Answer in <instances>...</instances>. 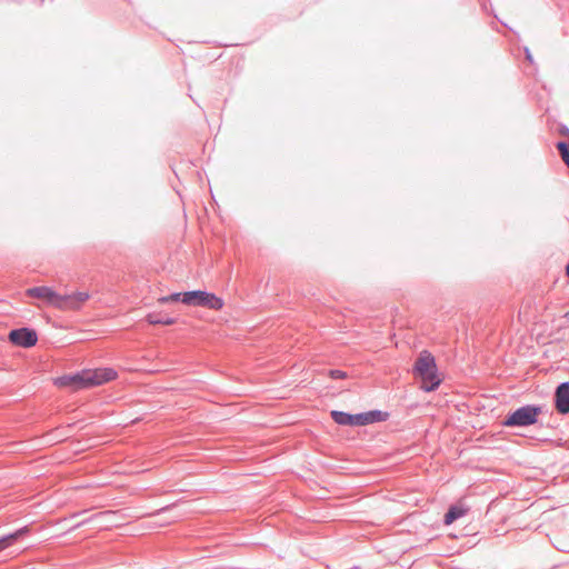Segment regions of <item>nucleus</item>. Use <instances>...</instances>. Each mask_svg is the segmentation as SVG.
<instances>
[{"mask_svg":"<svg viewBox=\"0 0 569 569\" xmlns=\"http://www.w3.org/2000/svg\"><path fill=\"white\" fill-rule=\"evenodd\" d=\"M118 377L112 368L83 369L73 373L63 375L54 379V386L70 388L72 391L89 389L110 382Z\"/></svg>","mask_w":569,"mask_h":569,"instance_id":"nucleus-1","label":"nucleus"},{"mask_svg":"<svg viewBox=\"0 0 569 569\" xmlns=\"http://www.w3.org/2000/svg\"><path fill=\"white\" fill-rule=\"evenodd\" d=\"M413 376L421 380L420 389L432 392L439 388L442 379L439 377L435 356L428 350L420 352L412 368Z\"/></svg>","mask_w":569,"mask_h":569,"instance_id":"nucleus-2","label":"nucleus"},{"mask_svg":"<svg viewBox=\"0 0 569 569\" xmlns=\"http://www.w3.org/2000/svg\"><path fill=\"white\" fill-rule=\"evenodd\" d=\"M542 405H525L509 411L501 421L505 428H528L539 422V416L543 412Z\"/></svg>","mask_w":569,"mask_h":569,"instance_id":"nucleus-3","label":"nucleus"},{"mask_svg":"<svg viewBox=\"0 0 569 569\" xmlns=\"http://www.w3.org/2000/svg\"><path fill=\"white\" fill-rule=\"evenodd\" d=\"M181 303L190 307H203L211 310H220L223 307V300L213 292L206 290H191L181 292Z\"/></svg>","mask_w":569,"mask_h":569,"instance_id":"nucleus-4","label":"nucleus"},{"mask_svg":"<svg viewBox=\"0 0 569 569\" xmlns=\"http://www.w3.org/2000/svg\"><path fill=\"white\" fill-rule=\"evenodd\" d=\"M8 339L17 347L31 348L38 342V333L32 328L21 327L10 330Z\"/></svg>","mask_w":569,"mask_h":569,"instance_id":"nucleus-5","label":"nucleus"},{"mask_svg":"<svg viewBox=\"0 0 569 569\" xmlns=\"http://www.w3.org/2000/svg\"><path fill=\"white\" fill-rule=\"evenodd\" d=\"M26 295L29 298L41 299L56 308H61V295L56 292L50 287H47V286L32 287V288L27 289Z\"/></svg>","mask_w":569,"mask_h":569,"instance_id":"nucleus-6","label":"nucleus"},{"mask_svg":"<svg viewBox=\"0 0 569 569\" xmlns=\"http://www.w3.org/2000/svg\"><path fill=\"white\" fill-rule=\"evenodd\" d=\"M553 406L559 415L569 413V381L559 383L553 392Z\"/></svg>","mask_w":569,"mask_h":569,"instance_id":"nucleus-7","label":"nucleus"},{"mask_svg":"<svg viewBox=\"0 0 569 569\" xmlns=\"http://www.w3.org/2000/svg\"><path fill=\"white\" fill-rule=\"evenodd\" d=\"M332 421L339 426L362 427L361 412L350 413L340 410L330 411Z\"/></svg>","mask_w":569,"mask_h":569,"instance_id":"nucleus-8","label":"nucleus"},{"mask_svg":"<svg viewBox=\"0 0 569 569\" xmlns=\"http://www.w3.org/2000/svg\"><path fill=\"white\" fill-rule=\"evenodd\" d=\"M90 295L87 291H76L70 295L61 296L60 309H79L88 299Z\"/></svg>","mask_w":569,"mask_h":569,"instance_id":"nucleus-9","label":"nucleus"},{"mask_svg":"<svg viewBox=\"0 0 569 569\" xmlns=\"http://www.w3.org/2000/svg\"><path fill=\"white\" fill-rule=\"evenodd\" d=\"M30 529L28 526L21 527L18 530L10 532L8 535L0 537V551L7 549L8 547L14 545L20 539L24 538L29 535Z\"/></svg>","mask_w":569,"mask_h":569,"instance_id":"nucleus-10","label":"nucleus"},{"mask_svg":"<svg viewBox=\"0 0 569 569\" xmlns=\"http://www.w3.org/2000/svg\"><path fill=\"white\" fill-rule=\"evenodd\" d=\"M389 412L373 409L366 412H361L362 417V427L369 426L377 422H383L387 421L389 418Z\"/></svg>","mask_w":569,"mask_h":569,"instance_id":"nucleus-11","label":"nucleus"},{"mask_svg":"<svg viewBox=\"0 0 569 569\" xmlns=\"http://www.w3.org/2000/svg\"><path fill=\"white\" fill-rule=\"evenodd\" d=\"M468 508L462 505H451L443 516V523L449 526L462 518L467 512Z\"/></svg>","mask_w":569,"mask_h":569,"instance_id":"nucleus-12","label":"nucleus"},{"mask_svg":"<svg viewBox=\"0 0 569 569\" xmlns=\"http://www.w3.org/2000/svg\"><path fill=\"white\" fill-rule=\"evenodd\" d=\"M146 319L150 325L172 326L176 323V318L158 312L147 315Z\"/></svg>","mask_w":569,"mask_h":569,"instance_id":"nucleus-13","label":"nucleus"},{"mask_svg":"<svg viewBox=\"0 0 569 569\" xmlns=\"http://www.w3.org/2000/svg\"><path fill=\"white\" fill-rule=\"evenodd\" d=\"M556 148L559 151L562 161L569 168V151H568L567 142L566 141H558L556 143Z\"/></svg>","mask_w":569,"mask_h":569,"instance_id":"nucleus-14","label":"nucleus"},{"mask_svg":"<svg viewBox=\"0 0 569 569\" xmlns=\"http://www.w3.org/2000/svg\"><path fill=\"white\" fill-rule=\"evenodd\" d=\"M159 303H169V302H181V292H173L169 296H163L158 299Z\"/></svg>","mask_w":569,"mask_h":569,"instance_id":"nucleus-15","label":"nucleus"},{"mask_svg":"<svg viewBox=\"0 0 569 569\" xmlns=\"http://www.w3.org/2000/svg\"><path fill=\"white\" fill-rule=\"evenodd\" d=\"M328 376L331 378V379H346L348 377L347 372L346 371H342L340 369H330L329 372H328Z\"/></svg>","mask_w":569,"mask_h":569,"instance_id":"nucleus-16","label":"nucleus"},{"mask_svg":"<svg viewBox=\"0 0 569 569\" xmlns=\"http://www.w3.org/2000/svg\"><path fill=\"white\" fill-rule=\"evenodd\" d=\"M558 132L562 137H569V128L563 123L558 126Z\"/></svg>","mask_w":569,"mask_h":569,"instance_id":"nucleus-17","label":"nucleus"},{"mask_svg":"<svg viewBox=\"0 0 569 569\" xmlns=\"http://www.w3.org/2000/svg\"><path fill=\"white\" fill-rule=\"evenodd\" d=\"M173 508V505H168V506H164L160 509H158L154 515H160V513H163V512H167L169 510H171Z\"/></svg>","mask_w":569,"mask_h":569,"instance_id":"nucleus-18","label":"nucleus"},{"mask_svg":"<svg viewBox=\"0 0 569 569\" xmlns=\"http://www.w3.org/2000/svg\"><path fill=\"white\" fill-rule=\"evenodd\" d=\"M526 59L530 62H532V56L528 48H525Z\"/></svg>","mask_w":569,"mask_h":569,"instance_id":"nucleus-19","label":"nucleus"},{"mask_svg":"<svg viewBox=\"0 0 569 569\" xmlns=\"http://www.w3.org/2000/svg\"><path fill=\"white\" fill-rule=\"evenodd\" d=\"M566 276L569 278V260H568V263L566 264Z\"/></svg>","mask_w":569,"mask_h":569,"instance_id":"nucleus-20","label":"nucleus"}]
</instances>
